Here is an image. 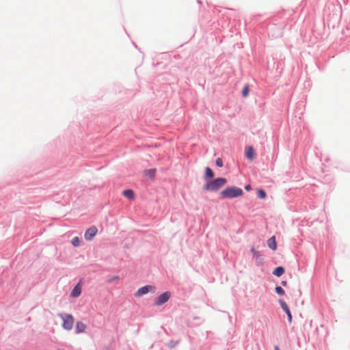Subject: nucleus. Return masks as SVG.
Instances as JSON below:
<instances>
[{"mask_svg": "<svg viewBox=\"0 0 350 350\" xmlns=\"http://www.w3.org/2000/svg\"><path fill=\"white\" fill-rule=\"evenodd\" d=\"M226 183L227 180L226 178H217L206 183L204 185L203 189L205 191H216L222 187Z\"/></svg>", "mask_w": 350, "mask_h": 350, "instance_id": "obj_1", "label": "nucleus"}, {"mask_svg": "<svg viewBox=\"0 0 350 350\" xmlns=\"http://www.w3.org/2000/svg\"><path fill=\"white\" fill-rule=\"evenodd\" d=\"M221 195L225 198H237L243 195V190L237 187H228L221 192Z\"/></svg>", "mask_w": 350, "mask_h": 350, "instance_id": "obj_2", "label": "nucleus"}, {"mask_svg": "<svg viewBox=\"0 0 350 350\" xmlns=\"http://www.w3.org/2000/svg\"><path fill=\"white\" fill-rule=\"evenodd\" d=\"M58 316L63 321V328L66 330H71L74 325V317L70 314H59Z\"/></svg>", "mask_w": 350, "mask_h": 350, "instance_id": "obj_3", "label": "nucleus"}, {"mask_svg": "<svg viewBox=\"0 0 350 350\" xmlns=\"http://www.w3.org/2000/svg\"><path fill=\"white\" fill-rule=\"evenodd\" d=\"M171 296V294L170 292H165L160 295L155 301V304L157 306H161L165 302H167L170 297Z\"/></svg>", "mask_w": 350, "mask_h": 350, "instance_id": "obj_4", "label": "nucleus"}, {"mask_svg": "<svg viewBox=\"0 0 350 350\" xmlns=\"http://www.w3.org/2000/svg\"><path fill=\"white\" fill-rule=\"evenodd\" d=\"M97 228L95 226H92L85 231L84 237L86 240L90 241L97 234Z\"/></svg>", "mask_w": 350, "mask_h": 350, "instance_id": "obj_5", "label": "nucleus"}, {"mask_svg": "<svg viewBox=\"0 0 350 350\" xmlns=\"http://www.w3.org/2000/svg\"><path fill=\"white\" fill-rule=\"evenodd\" d=\"M279 303H280V305L281 308H282V310L286 313V314L288 316V322L291 323V321H292V315H291V313L290 312L288 306L282 299L279 300Z\"/></svg>", "mask_w": 350, "mask_h": 350, "instance_id": "obj_6", "label": "nucleus"}, {"mask_svg": "<svg viewBox=\"0 0 350 350\" xmlns=\"http://www.w3.org/2000/svg\"><path fill=\"white\" fill-rule=\"evenodd\" d=\"M267 245L269 247L273 250H275L277 249V243L274 236L267 240Z\"/></svg>", "mask_w": 350, "mask_h": 350, "instance_id": "obj_7", "label": "nucleus"}, {"mask_svg": "<svg viewBox=\"0 0 350 350\" xmlns=\"http://www.w3.org/2000/svg\"><path fill=\"white\" fill-rule=\"evenodd\" d=\"M85 328L86 325L83 323L78 321L76 324L75 331L77 334L82 333L85 332Z\"/></svg>", "mask_w": 350, "mask_h": 350, "instance_id": "obj_8", "label": "nucleus"}, {"mask_svg": "<svg viewBox=\"0 0 350 350\" xmlns=\"http://www.w3.org/2000/svg\"><path fill=\"white\" fill-rule=\"evenodd\" d=\"M81 293V286H75L74 288L72 289L70 296L72 297H77L80 295Z\"/></svg>", "mask_w": 350, "mask_h": 350, "instance_id": "obj_9", "label": "nucleus"}, {"mask_svg": "<svg viewBox=\"0 0 350 350\" xmlns=\"http://www.w3.org/2000/svg\"><path fill=\"white\" fill-rule=\"evenodd\" d=\"M149 291V288L148 286H144L143 287L140 288L135 293V295L137 297H141Z\"/></svg>", "mask_w": 350, "mask_h": 350, "instance_id": "obj_10", "label": "nucleus"}, {"mask_svg": "<svg viewBox=\"0 0 350 350\" xmlns=\"http://www.w3.org/2000/svg\"><path fill=\"white\" fill-rule=\"evenodd\" d=\"M123 196L130 200H133L135 197L134 191L132 189H126L122 192Z\"/></svg>", "mask_w": 350, "mask_h": 350, "instance_id": "obj_11", "label": "nucleus"}, {"mask_svg": "<svg viewBox=\"0 0 350 350\" xmlns=\"http://www.w3.org/2000/svg\"><path fill=\"white\" fill-rule=\"evenodd\" d=\"M250 251L253 255V258L256 260V261L260 262V261L261 260V256L259 252L257 250H256L254 247H251Z\"/></svg>", "mask_w": 350, "mask_h": 350, "instance_id": "obj_12", "label": "nucleus"}, {"mask_svg": "<svg viewBox=\"0 0 350 350\" xmlns=\"http://www.w3.org/2000/svg\"><path fill=\"white\" fill-rule=\"evenodd\" d=\"M246 157L248 159L252 160L254 157V148L250 146L247 148L246 151Z\"/></svg>", "mask_w": 350, "mask_h": 350, "instance_id": "obj_13", "label": "nucleus"}, {"mask_svg": "<svg viewBox=\"0 0 350 350\" xmlns=\"http://www.w3.org/2000/svg\"><path fill=\"white\" fill-rule=\"evenodd\" d=\"M284 273V269L282 267H278L273 271V274L276 276H280Z\"/></svg>", "mask_w": 350, "mask_h": 350, "instance_id": "obj_14", "label": "nucleus"}, {"mask_svg": "<svg viewBox=\"0 0 350 350\" xmlns=\"http://www.w3.org/2000/svg\"><path fill=\"white\" fill-rule=\"evenodd\" d=\"M205 174L208 178H213L214 176L213 170L208 167L205 169Z\"/></svg>", "mask_w": 350, "mask_h": 350, "instance_id": "obj_15", "label": "nucleus"}, {"mask_svg": "<svg viewBox=\"0 0 350 350\" xmlns=\"http://www.w3.org/2000/svg\"><path fill=\"white\" fill-rule=\"evenodd\" d=\"M257 196L260 199H265L266 198V196H267V194H266V192L264 190L260 189L257 192Z\"/></svg>", "mask_w": 350, "mask_h": 350, "instance_id": "obj_16", "label": "nucleus"}, {"mask_svg": "<svg viewBox=\"0 0 350 350\" xmlns=\"http://www.w3.org/2000/svg\"><path fill=\"white\" fill-rule=\"evenodd\" d=\"M72 244L75 246V247H78L80 245V240L79 239V237H75L72 239Z\"/></svg>", "mask_w": 350, "mask_h": 350, "instance_id": "obj_17", "label": "nucleus"}, {"mask_svg": "<svg viewBox=\"0 0 350 350\" xmlns=\"http://www.w3.org/2000/svg\"><path fill=\"white\" fill-rule=\"evenodd\" d=\"M275 291L278 294L281 295H283L284 294V289L280 286H277V287L275 288Z\"/></svg>", "mask_w": 350, "mask_h": 350, "instance_id": "obj_18", "label": "nucleus"}, {"mask_svg": "<svg viewBox=\"0 0 350 350\" xmlns=\"http://www.w3.org/2000/svg\"><path fill=\"white\" fill-rule=\"evenodd\" d=\"M248 93H249V88H248V86H247V85H245V86L244 87L243 90V92H242V94H243V97H246V96H247Z\"/></svg>", "mask_w": 350, "mask_h": 350, "instance_id": "obj_19", "label": "nucleus"}, {"mask_svg": "<svg viewBox=\"0 0 350 350\" xmlns=\"http://www.w3.org/2000/svg\"><path fill=\"white\" fill-rule=\"evenodd\" d=\"M155 169H151L146 172V174L150 176V177H154L155 174Z\"/></svg>", "mask_w": 350, "mask_h": 350, "instance_id": "obj_20", "label": "nucleus"}, {"mask_svg": "<svg viewBox=\"0 0 350 350\" xmlns=\"http://www.w3.org/2000/svg\"><path fill=\"white\" fill-rule=\"evenodd\" d=\"M215 163H216L217 166H218V167H221L223 166V162H222L221 159H220V158H217L216 159V162Z\"/></svg>", "mask_w": 350, "mask_h": 350, "instance_id": "obj_21", "label": "nucleus"}, {"mask_svg": "<svg viewBox=\"0 0 350 350\" xmlns=\"http://www.w3.org/2000/svg\"><path fill=\"white\" fill-rule=\"evenodd\" d=\"M245 189L247 190V191H250L251 190V186L250 185H247L245 187Z\"/></svg>", "mask_w": 350, "mask_h": 350, "instance_id": "obj_22", "label": "nucleus"}, {"mask_svg": "<svg viewBox=\"0 0 350 350\" xmlns=\"http://www.w3.org/2000/svg\"><path fill=\"white\" fill-rule=\"evenodd\" d=\"M118 277H114V278H113V279H112L111 280H110L109 282H114L116 280H118Z\"/></svg>", "mask_w": 350, "mask_h": 350, "instance_id": "obj_23", "label": "nucleus"}, {"mask_svg": "<svg viewBox=\"0 0 350 350\" xmlns=\"http://www.w3.org/2000/svg\"><path fill=\"white\" fill-rule=\"evenodd\" d=\"M274 350H280L278 346H275L274 347Z\"/></svg>", "mask_w": 350, "mask_h": 350, "instance_id": "obj_24", "label": "nucleus"}, {"mask_svg": "<svg viewBox=\"0 0 350 350\" xmlns=\"http://www.w3.org/2000/svg\"><path fill=\"white\" fill-rule=\"evenodd\" d=\"M282 284L285 285V284H286V282H284V281H283V282H282Z\"/></svg>", "mask_w": 350, "mask_h": 350, "instance_id": "obj_25", "label": "nucleus"}, {"mask_svg": "<svg viewBox=\"0 0 350 350\" xmlns=\"http://www.w3.org/2000/svg\"><path fill=\"white\" fill-rule=\"evenodd\" d=\"M103 350H109V349H103Z\"/></svg>", "mask_w": 350, "mask_h": 350, "instance_id": "obj_26", "label": "nucleus"}]
</instances>
